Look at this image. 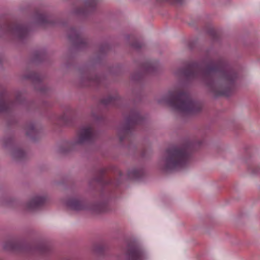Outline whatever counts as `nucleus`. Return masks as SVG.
Wrapping results in <instances>:
<instances>
[{
	"label": "nucleus",
	"mask_w": 260,
	"mask_h": 260,
	"mask_svg": "<svg viewBox=\"0 0 260 260\" xmlns=\"http://www.w3.org/2000/svg\"><path fill=\"white\" fill-rule=\"evenodd\" d=\"M90 135V131L89 129L83 130L81 132L80 136L77 141V143H81L85 140Z\"/></svg>",
	"instance_id": "nucleus-3"
},
{
	"label": "nucleus",
	"mask_w": 260,
	"mask_h": 260,
	"mask_svg": "<svg viewBox=\"0 0 260 260\" xmlns=\"http://www.w3.org/2000/svg\"><path fill=\"white\" fill-rule=\"evenodd\" d=\"M78 205H79V202L76 201H71L68 203L69 206L71 208H72L73 209H75V210H77L79 209Z\"/></svg>",
	"instance_id": "nucleus-5"
},
{
	"label": "nucleus",
	"mask_w": 260,
	"mask_h": 260,
	"mask_svg": "<svg viewBox=\"0 0 260 260\" xmlns=\"http://www.w3.org/2000/svg\"><path fill=\"white\" fill-rule=\"evenodd\" d=\"M229 89L227 87H224V89L223 91H222L220 93L221 94L228 95L229 94Z\"/></svg>",
	"instance_id": "nucleus-6"
},
{
	"label": "nucleus",
	"mask_w": 260,
	"mask_h": 260,
	"mask_svg": "<svg viewBox=\"0 0 260 260\" xmlns=\"http://www.w3.org/2000/svg\"><path fill=\"white\" fill-rule=\"evenodd\" d=\"M191 105V102L188 100H184L181 103L179 106V108L182 111H185L188 110Z\"/></svg>",
	"instance_id": "nucleus-4"
},
{
	"label": "nucleus",
	"mask_w": 260,
	"mask_h": 260,
	"mask_svg": "<svg viewBox=\"0 0 260 260\" xmlns=\"http://www.w3.org/2000/svg\"><path fill=\"white\" fill-rule=\"evenodd\" d=\"M184 158V155L182 152L177 150H174L170 153L166 160L167 165L169 167H174L182 162Z\"/></svg>",
	"instance_id": "nucleus-1"
},
{
	"label": "nucleus",
	"mask_w": 260,
	"mask_h": 260,
	"mask_svg": "<svg viewBox=\"0 0 260 260\" xmlns=\"http://www.w3.org/2000/svg\"><path fill=\"white\" fill-rule=\"evenodd\" d=\"M43 202L42 198L40 197H36L33 198L30 202L27 204L28 208L31 209L33 208L37 207L39 205L42 204Z\"/></svg>",
	"instance_id": "nucleus-2"
}]
</instances>
